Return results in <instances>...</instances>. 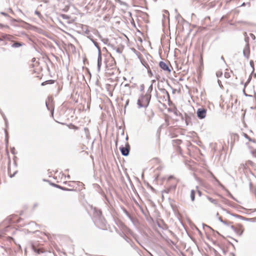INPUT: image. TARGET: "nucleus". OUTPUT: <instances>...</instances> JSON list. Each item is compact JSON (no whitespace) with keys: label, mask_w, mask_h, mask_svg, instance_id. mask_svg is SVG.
Masks as SVG:
<instances>
[{"label":"nucleus","mask_w":256,"mask_h":256,"mask_svg":"<svg viewBox=\"0 0 256 256\" xmlns=\"http://www.w3.org/2000/svg\"><path fill=\"white\" fill-rule=\"evenodd\" d=\"M23 45H24V44L20 43V42H15L12 45V46L13 48H18V47L21 46H22Z\"/></svg>","instance_id":"obj_11"},{"label":"nucleus","mask_w":256,"mask_h":256,"mask_svg":"<svg viewBox=\"0 0 256 256\" xmlns=\"http://www.w3.org/2000/svg\"><path fill=\"white\" fill-rule=\"evenodd\" d=\"M244 3H243L242 6H244Z\"/></svg>","instance_id":"obj_39"},{"label":"nucleus","mask_w":256,"mask_h":256,"mask_svg":"<svg viewBox=\"0 0 256 256\" xmlns=\"http://www.w3.org/2000/svg\"><path fill=\"white\" fill-rule=\"evenodd\" d=\"M198 194H199L200 196V194H201L200 192L198 191Z\"/></svg>","instance_id":"obj_34"},{"label":"nucleus","mask_w":256,"mask_h":256,"mask_svg":"<svg viewBox=\"0 0 256 256\" xmlns=\"http://www.w3.org/2000/svg\"><path fill=\"white\" fill-rule=\"evenodd\" d=\"M0 14H2V16H6V17L9 16L8 14H7L6 13H5L4 12H1Z\"/></svg>","instance_id":"obj_22"},{"label":"nucleus","mask_w":256,"mask_h":256,"mask_svg":"<svg viewBox=\"0 0 256 256\" xmlns=\"http://www.w3.org/2000/svg\"><path fill=\"white\" fill-rule=\"evenodd\" d=\"M35 14L36 15H37L38 16V17L40 18H42V15L40 13V12L38 11V10H36L35 12H34Z\"/></svg>","instance_id":"obj_14"},{"label":"nucleus","mask_w":256,"mask_h":256,"mask_svg":"<svg viewBox=\"0 0 256 256\" xmlns=\"http://www.w3.org/2000/svg\"><path fill=\"white\" fill-rule=\"evenodd\" d=\"M46 106L48 107L47 102H46Z\"/></svg>","instance_id":"obj_36"},{"label":"nucleus","mask_w":256,"mask_h":256,"mask_svg":"<svg viewBox=\"0 0 256 256\" xmlns=\"http://www.w3.org/2000/svg\"><path fill=\"white\" fill-rule=\"evenodd\" d=\"M84 131H85V132H88V128H84Z\"/></svg>","instance_id":"obj_29"},{"label":"nucleus","mask_w":256,"mask_h":256,"mask_svg":"<svg viewBox=\"0 0 256 256\" xmlns=\"http://www.w3.org/2000/svg\"><path fill=\"white\" fill-rule=\"evenodd\" d=\"M208 200L210 202H211L212 203L214 204L216 206H219V204H218V202L216 200H214V199H213V198H210V197H208Z\"/></svg>","instance_id":"obj_9"},{"label":"nucleus","mask_w":256,"mask_h":256,"mask_svg":"<svg viewBox=\"0 0 256 256\" xmlns=\"http://www.w3.org/2000/svg\"><path fill=\"white\" fill-rule=\"evenodd\" d=\"M218 220H220L222 223V222L224 221V220H222V217H220V216L218 218Z\"/></svg>","instance_id":"obj_24"},{"label":"nucleus","mask_w":256,"mask_h":256,"mask_svg":"<svg viewBox=\"0 0 256 256\" xmlns=\"http://www.w3.org/2000/svg\"><path fill=\"white\" fill-rule=\"evenodd\" d=\"M89 32H89L88 30H86V32H86V34H89Z\"/></svg>","instance_id":"obj_32"},{"label":"nucleus","mask_w":256,"mask_h":256,"mask_svg":"<svg viewBox=\"0 0 256 256\" xmlns=\"http://www.w3.org/2000/svg\"><path fill=\"white\" fill-rule=\"evenodd\" d=\"M102 58L101 54H100V52H99L98 58V72L100 71V66L102 64Z\"/></svg>","instance_id":"obj_7"},{"label":"nucleus","mask_w":256,"mask_h":256,"mask_svg":"<svg viewBox=\"0 0 256 256\" xmlns=\"http://www.w3.org/2000/svg\"><path fill=\"white\" fill-rule=\"evenodd\" d=\"M243 54L244 56L246 57L247 58H248L249 54H250V50L248 45H246L245 48L243 50Z\"/></svg>","instance_id":"obj_6"},{"label":"nucleus","mask_w":256,"mask_h":256,"mask_svg":"<svg viewBox=\"0 0 256 256\" xmlns=\"http://www.w3.org/2000/svg\"><path fill=\"white\" fill-rule=\"evenodd\" d=\"M223 59H224L223 56H222V60H223Z\"/></svg>","instance_id":"obj_38"},{"label":"nucleus","mask_w":256,"mask_h":256,"mask_svg":"<svg viewBox=\"0 0 256 256\" xmlns=\"http://www.w3.org/2000/svg\"><path fill=\"white\" fill-rule=\"evenodd\" d=\"M244 136L247 139H248L250 141H252V139L246 134H244Z\"/></svg>","instance_id":"obj_21"},{"label":"nucleus","mask_w":256,"mask_h":256,"mask_svg":"<svg viewBox=\"0 0 256 256\" xmlns=\"http://www.w3.org/2000/svg\"><path fill=\"white\" fill-rule=\"evenodd\" d=\"M120 150L122 152V154L124 156H127L129 154L130 152V146L128 145L126 147H121L120 148Z\"/></svg>","instance_id":"obj_4"},{"label":"nucleus","mask_w":256,"mask_h":256,"mask_svg":"<svg viewBox=\"0 0 256 256\" xmlns=\"http://www.w3.org/2000/svg\"><path fill=\"white\" fill-rule=\"evenodd\" d=\"M170 190V189L168 188L164 190H163L162 192V198L164 196V194H168Z\"/></svg>","instance_id":"obj_13"},{"label":"nucleus","mask_w":256,"mask_h":256,"mask_svg":"<svg viewBox=\"0 0 256 256\" xmlns=\"http://www.w3.org/2000/svg\"><path fill=\"white\" fill-rule=\"evenodd\" d=\"M242 232H243V231H242V232H240V234H242Z\"/></svg>","instance_id":"obj_37"},{"label":"nucleus","mask_w":256,"mask_h":256,"mask_svg":"<svg viewBox=\"0 0 256 256\" xmlns=\"http://www.w3.org/2000/svg\"><path fill=\"white\" fill-rule=\"evenodd\" d=\"M224 225L227 226H230V228L232 229V230H234V228L233 226L231 225V222H229V221H227V220H224L222 222Z\"/></svg>","instance_id":"obj_8"},{"label":"nucleus","mask_w":256,"mask_h":256,"mask_svg":"<svg viewBox=\"0 0 256 256\" xmlns=\"http://www.w3.org/2000/svg\"><path fill=\"white\" fill-rule=\"evenodd\" d=\"M124 87L125 88H128V90H130L129 84H124Z\"/></svg>","instance_id":"obj_23"},{"label":"nucleus","mask_w":256,"mask_h":256,"mask_svg":"<svg viewBox=\"0 0 256 256\" xmlns=\"http://www.w3.org/2000/svg\"><path fill=\"white\" fill-rule=\"evenodd\" d=\"M9 28V26H6V25L4 26L2 24H0V28Z\"/></svg>","instance_id":"obj_20"},{"label":"nucleus","mask_w":256,"mask_h":256,"mask_svg":"<svg viewBox=\"0 0 256 256\" xmlns=\"http://www.w3.org/2000/svg\"><path fill=\"white\" fill-rule=\"evenodd\" d=\"M173 178V176H170L168 177V180H170V179H171V178Z\"/></svg>","instance_id":"obj_30"},{"label":"nucleus","mask_w":256,"mask_h":256,"mask_svg":"<svg viewBox=\"0 0 256 256\" xmlns=\"http://www.w3.org/2000/svg\"><path fill=\"white\" fill-rule=\"evenodd\" d=\"M152 84L149 87V89L150 90H152Z\"/></svg>","instance_id":"obj_26"},{"label":"nucleus","mask_w":256,"mask_h":256,"mask_svg":"<svg viewBox=\"0 0 256 256\" xmlns=\"http://www.w3.org/2000/svg\"><path fill=\"white\" fill-rule=\"evenodd\" d=\"M35 252H36L38 254L40 253V250H35Z\"/></svg>","instance_id":"obj_27"},{"label":"nucleus","mask_w":256,"mask_h":256,"mask_svg":"<svg viewBox=\"0 0 256 256\" xmlns=\"http://www.w3.org/2000/svg\"><path fill=\"white\" fill-rule=\"evenodd\" d=\"M12 21H16V22H22V20H15V19H12Z\"/></svg>","instance_id":"obj_25"},{"label":"nucleus","mask_w":256,"mask_h":256,"mask_svg":"<svg viewBox=\"0 0 256 256\" xmlns=\"http://www.w3.org/2000/svg\"><path fill=\"white\" fill-rule=\"evenodd\" d=\"M150 95L146 94L142 96L138 100V104L139 108L147 107L150 100Z\"/></svg>","instance_id":"obj_1"},{"label":"nucleus","mask_w":256,"mask_h":256,"mask_svg":"<svg viewBox=\"0 0 256 256\" xmlns=\"http://www.w3.org/2000/svg\"><path fill=\"white\" fill-rule=\"evenodd\" d=\"M195 190H192L191 192H190V198H191V200L194 202L195 200Z\"/></svg>","instance_id":"obj_10"},{"label":"nucleus","mask_w":256,"mask_h":256,"mask_svg":"<svg viewBox=\"0 0 256 256\" xmlns=\"http://www.w3.org/2000/svg\"><path fill=\"white\" fill-rule=\"evenodd\" d=\"M160 95L159 96V102H164L170 100V96L168 92L164 88H159Z\"/></svg>","instance_id":"obj_2"},{"label":"nucleus","mask_w":256,"mask_h":256,"mask_svg":"<svg viewBox=\"0 0 256 256\" xmlns=\"http://www.w3.org/2000/svg\"><path fill=\"white\" fill-rule=\"evenodd\" d=\"M18 12H20L21 13H22V12L20 10H18Z\"/></svg>","instance_id":"obj_35"},{"label":"nucleus","mask_w":256,"mask_h":256,"mask_svg":"<svg viewBox=\"0 0 256 256\" xmlns=\"http://www.w3.org/2000/svg\"><path fill=\"white\" fill-rule=\"evenodd\" d=\"M250 65L252 66V64L254 65V64H253V62L252 61H250Z\"/></svg>","instance_id":"obj_31"},{"label":"nucleus","mask_w":256,"mask_h":256,"mask_svg":"<svg viewBox=\"0 0 256 256\" xmlns=\"http://www.w3.org/2000/svg\"><path fill=\"white\" fill-rule=\"evenodd\" d=\"M50 82L51 84L53 82L52 80H47V81H46V82H42V86H44V85H45V84H47L48 83H50Z\"/></svg>","instance_id":"obj_16"},{"label":"nucleus","mask_w":256,"mask_h":256,"mask_svg":"<svg viewBox=\"0 0 256 256\" xmlns=\"http://www.w3.org/2000/svg\"><path fill=\"white\" fill-rule=\"evenodd\" d=\"M222 74V72L221 71H218L216 72V75L218 78L220 77Z\"/></svg>","instance_id":"obj_15"},{"label":"nucleus","mask_w":256,"mask_h":256,"mask_svg":"<svg viewBox=\"0 0 256 256\" xmlns=\"http://www.w3.org/2000/svg\"><path fill=\"white\" fill-rule=\"evenodd\" d=\"M251 154L254 158H256V150H251Z\"/></svg>","instance_id":"obj_18"},{"label":"nucleus","mask_w":256,"mask_h":256,"mask_svg":"<svg viewBox=\"0 0 256 256\" xmlns=\"http://www.w3.org/2000/svg\"><path fill=\"white\" fill-rule=\"evenodd\" d=\"M159 66L160 68L164 70L168 71V72H170V70L167 64H166L164 62H160L159 63Z\"/></svg>","instance_id":"obj_5"},{"label":"nucleus","mask_w":256,"mask_h":256,"mask_svg":"<svg viewBox=\"0 0 256 256\" xmlns=\"http://www.w3.org/2000/svg\"><path fill=\"white\" fill-rule=\"evenodd\" d=\"M206 110L204 108H198L197 110V116L198 118L202 119L206 116Z\"/></svg>","instance_id":"obj_3"},{"label":"nucleus","mask_w":256,"mask_h":256,"mask_svg":"<svg viewBox=\"0 0 256 256\" xmlns=\"http://www.w3.org/2000/svg\"><path fill=\"white\" fill-rule=\"evenodd\" d=\"M88 38L92 40V42L94 43V44L96 46V47L98 50V52H100V48L99 47L98 44L96 42H95L92 38H91L90 37H88Z\"/></svg>","instance_id":"obj_12"},{"label":"nucleus","mask_w":256,"mask_h":256,"mask_svg":"<svg viewBox=\"0 0 256 256\" xmlns=\"http://www.w3.org/2000/svg\"><path fill=\"white\" fill-rule=\"evenodd\" d=\"M224 77H225L226 78H230V74L229 72H226L224 73Z\"/></svg>","instance_id":"obj_17"},{"label":"nucleus","mask_w":256,"mask_h":256,"mask_svg":"<svg viewBox=\"0 0 256 256\" xmlns=\"http://www.w3.org/2000/svg\"><path fill=\"white\" fill-rule=\"evenodd\" d=\"M176 188V185L171 186L168 188L171 191L172 190H174Z\"/></svg>","instance_id":"obj_19"},{"label":"nucleus","mask_w":256,"mask_h":256,"mask_svg":"<svg viewBox=\"0 0 256 256\" xmlns=\"http://www.w3.org/2000/svg\"><path fill=\"white\" fill-rule=\"evenodd\" d=\"M164 12L166 13V14L168 13V11L166 10H164Z\"/></svg>","instance_id":"obj_33"},{"label":"nucleus","mask_w":256,"mask_h":256,"mask_svg":"<svg viewBox=\"0 0 256 256\" xmlns=\"http://www.w3.org/2000/svg\"><path fill=\"white\" fill-rule=\"evenodd\" d=\"M250 36H251L252 38H255V36H254V34H250Z\"/></svg>","instance_id":"obj_28"}]
</instances>
